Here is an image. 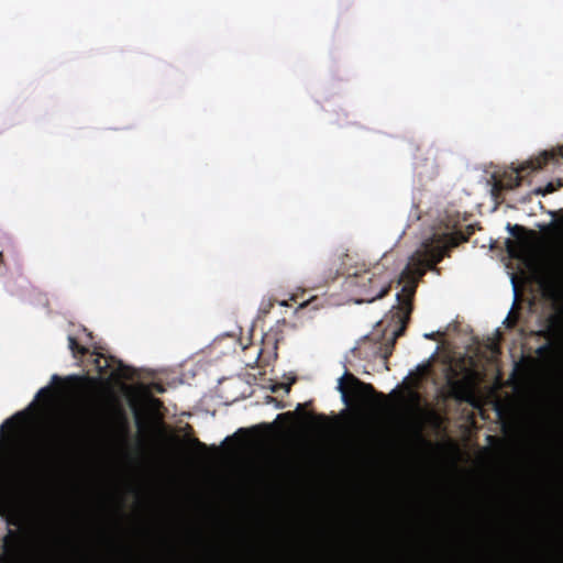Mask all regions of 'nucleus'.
<instances>
[{
  "instance_id": "1",
  "label": "nucleus",
  "mask_w": 563,
  "mask_h": 563,
  "mask_svg": "<svg viewBox=\"0 0 563 563\" xmlns=\"http://www.w3.org/2000/svg\"><path fill=\"white\" fill-rule=\"evenodd\" d=\"M457 244L459 240L453 233L433 234L432 238L423 241L421 247L410 256L398 279V284H402V288L396 295L397 305L389 311L390 323H394L396 328L391 331V336L387 342L379 347L385 361L393 354L396 340L404 335L407 329L420 279L428 269H432Z\"/></svg>"
},
{
  "instance_id": "2",
  "label": "nucleus",
  "mask_w": 563,
  "mask_h": 563,
  "mask_svg": "<svg viewBox=\"0 0 563 563\" xmlns=\"http://www.w3.org/2000/svg\"><path fill=\"white\" fill-rule=\"evenodd\" d=\"M355 302H373L388 295L391 288V274L380 264L371 269L354 274L349 279Z\"/></svg>"
},
{
  "instance_id": "3",
  "label": "nucleus",
  "mask_w": 563,
  "mask_h": 563,
  "mask_svg": "<svg viewBox=\"0 0 563 563\" xmlns=\"http://www.w3.org/2000/svg\"><path fill=\"white\" fill-rule=\"evenodd\" d=\"M561 159H563V150L543 151L518 167L505 172L501 178L495 183L494 188L498 190H512L521 185L525 173L530 174L541 170L550 164L558 165Z\"/></svg>"
},
{
  "instance_id": "4",
  "label": "nucleus",
  "mask_w": 563,
  "mask_h": 563,
  "mask_svg": "<svg viewBox=\"0 0 563 563\" xmlns=\"http://www.w3.org/2000/svg\"><path fill=\"white\" fill-rule=\"evenodd\" d=\"M93 363L99 374V377L85 378L93 386L103 383L102 377L109 374V369L112 367V363H117L118 366L117 368L110 372L107 383H109L110 380L117 382L122 378L132 379L135 374V371L132 367L124 365L121 361H117L112 356L104 357L102 354H97V357L93 360Z\"/></svg>"
},
{
  "instance_id": "5",
  "label": "nucleus",
  "mask_w": 563,
  "mask_h": 563,
  "mask_svg": "<svg viewBox=\"0 0 563 563\" xmlns=\"http://www.w3.org/2000/svg\"><path fill=\"white\" fill-rule=\"evenodd\" d=\"M338 390L345 405L351 404L352 397L360 402H365L376 394L372 384L364 383L350 373L340 378Z\"/></svg>"
},
{
  "instance_id": "6",
  "label": "nucleus",
  "mask_w": 563,
  "mask_h": 563,
  "mask_svg": "<svg viewBox=\"0 0 563 563\" xmlns=\"http://www.w3.org/2000/svg\"><path fill=\"white\" fill-rule=\"evenodd\" d=\"M507 230L516 238V241L510 239L506 241V251L509 257L522 260L530 252L537 233L522 225H511L510 223L507 224Z\"/></svg>"
},
{
  "instance_id": "7",
  "label": "nucleus",
  "mask_w": 563,
  "mask_h": 563,
  "mask_svg": "<svg viewBox=\"0 0 563 563\" xmlns=\"http://www.w3.org/2000/svg\"><path fill=\"white\" fill-rule=\"evenodd\" d=\"M448 387L451 397L455 400L460 402H473L475 382L470 375L462 378H455L453 376L448 377Z\"/></svg>"
},
{
  "instance_id": "8",
  "label": "nucleus",
  "mask_w": 563,
  "mask_h": 563,
  "mask_svg": "<svg viewBox=\"0 0 563 563\" xmlns=\"http://www.w3.org/2000/svg\"><path fill=\"white\" fill-rule=\"evenodd\" d=\"M68 440H69V438L65 433H56V434H54V437H52L48 440V442H47V444L45 446L46 452L51 456H59L67 449Z\"/></svg>"
},
{
  "instance_id": "9",
  "label": "nucleus",
  "mask_w": 563,
  "mask_h": 563,
  "mask_svg": "<svg viewBox=\"0 0 563 563\" xmlns=\"http://www.w3.org/2000/svg\"><path fill=\"white\" fill-rule=\"evenodd\" d=\"M0 516L5 518L7 523L9 526L18 527L20 525V520L18 516L13 512L10 501L4 498H0Z\"/></svg>"
},
{
  "instance_id": "10",
  "label": "nucleus",
  "mask_w": 563,
  "mask_h": 563,
  "mask_svg": "<svg viewBox=\"0 0 563 563\" xmlns=\"http://www.w3.org/2000/svg\"><path fill=\"white\" fill-rule=\"evenodd\" d=\"M547 284L551 288H558L563 284V268L555 267L551 269L545 279Z\"/></svg>"
},
{
  "instance_id": "11",
  "label": "nucleus",
  "mask_w": 563,
  "mask_h": 563,
  "mask_svg": "<svg viewBox=\"0 0 563 563\" xmlns=\"http://www.w3.org/2000/svg\"><path fill=\"white\" fill-rule=\"evenodd\" d=\"M26 413L25 411L16 412L11 418L7 419L0 427V431L3 432L5 428L15 429L16 422H21L25 419Z\"/></svg>"
},
{
  "instance_id": "12",
  "label": "nucleus",
  "mask_w": 563,
  "mask_h": 563,
  "mask_svg": "<svg viewBox=\"0 0 563 563\" xmlns=\"http://www.w3.org/2000/svg\"><path fill=\"white\" fill-rule=\"evenodd\" d=\"M68 346L74 356H77V354L84 356L89 352V350L86 346L80 345L74 336H68Z\"/></svg>"
},
{
  "instance_id": "13",
  "label": "nucleus",
  "mask_w": 563,
  "mask_h": 563,
  "mask_svg": "<svg viewBox=\"0 0 563 563\" xmlns=\"http://www.w3.org/2000/svg\"><path fill=\"white\" fill-rule=\"evenodd\" d=\"M186 442L199 454H205L207 452V445L198 438L188 435Z\"/></svg>"
},
{
  "instance_id": "14",
  "label": "nucleus",
  "mask_w": 563,
  "mask_h": 563,
  "mask_svg": "<svg viewBox=\"0 0 563 563\" xmlns=\"http://www.w3.org/2000/svg\"><path fill=\"white\" fill-rule=\"evenodd\" d=\"M53 396V389L51 386L41 388L36 394V399H51Z\"/></svg>"
},
{
  "instance_id": "15",
  "label": "nucleus",
  "mask_w": 563,
  "mask_h": 563,
  "mask_svg": "<svg viewBox=\"0 0 563 563\" xmlns=\"http://www.w3.org/2000/svg\"><path fill=\"white\" fill-rule=\"evenodd\" d=\"M555 190L556 187L552 183H549L545 187L536 189L534 192L537 195L547 196L549 194L554 192Z\"/></svg>"
},
{
  "instance_id": "16",
  "label": "nucleus",
  "mask_w": 563,
  "mask_h": 563,
  "mask_svg": "<svg viewBox=\"0 0 563 563\" xmlns=\"http://www.w3.org/2000/svg\"><path fill=\"white\" fill-rule=\"evenodd\" d=\"M4 464H5V452H4V448L1 446L0 448V475L3 472Z\"/></svg>"
},
{
  "instance_id": "17",
  "label": "nucleus",
  "mask_w": 563,
  "mask_h": 563,
  "mask_svg": "<svg viewBox=\"0 0 563 563\" xmlns=\"http://www.w3.org/2000/svg\"><path fill=\"white\" fill-rule=\"evenodd\" d=\"M134 415H135L136 426L139 429H141L143 427V421L141 419V416H140V412L137 409L134 410Z\"/></svg>"
},
{
  "instance_id": "18",
  "label": "nucleus",
  "mask_w": 563,
  "mask_h": 563,
  "mask_svg": "<svg viewBox=\"0 0 563 563\" xmlns=\"http://www.w3.org/2000/svg\"><path fill=\"white\" fill-rule=\"evenodd\" d=\"M152 387L156 393L163 394L165 391V388L162 384L154 383Z\"/></svg>"
},
{
  "instance_id": "19",
  "label": "nucleus",
  "mask_w": 563,
  "mask_h": 563,
  "mask_svg": "<svg viewBox=\"0 0 563 563\" xmlns=\"http://www.w3.org/2000/svg\"><path fill=\"white\" fill-rule=\"evenodd\" d=\"M505 322L507 323V327H509V328H512V327H515V324H516V320L510 319V317H508V318L505 320Z\"/></svg>"
},
{
  "instance_id": "20",
  "label": "nucleus",
  "mask_w": 563,
  "mask_h": 563,
  "mask_svg": "<svg viewBox=\"0 0 563 563\" xmlns=\"http://www.w3.org/2000/svg\"><path fill=\"white\" fill-rule=\"evenodd\" d=\"M52 382L55 384H59V383H62V378L55 374L52 376Z\"/></svg>"
},
{
  "instance_id": "21",
  "label": "nucleus",
  "mask_w": 563,
  "mask_h": 563,
  "mask_svg": "<svg viewBox=\"0 0 563 563\" xmlns=\"http://www.w3.org/2000/svg\"><path fill=\"white\" fill-rule=\"evenodd\" d=\"M66 379H67V380H69V382H78V380H80L81 378H80L79 376H75V375H74V376H68Z\"/></svg>"
},
{
  "instance_id": "22",
  "label": "nucleus",
  "mask_w": 563,
  "mask_h": 563,
  "mask_svg": "<svg viewBox=\"0 0 563 563\" xmlns=\"http://www.w3.org/2000/svg\"><path fill=\"white\" fill-rule=\"evenodd\" d=\"M424 338L433 340L435 338L434 333L424 334Z\"/></svg>"
},
{
  "instance_id": "23",
  "label": "nucleus",
  "mask_w": 563,
  "mask_h": 563,
  "mask_svg": "<svg viewBox=\"0 0 563 563\" xmlns=\"http://www.w3.org/2000/svg\"><path fill=\"white\" fill-rule=\"evenodd\" d=\"M316 418H318L321 421H325V416L324 415L316 416Z\"/></svg>"
},
{
  "instance_id": "24",
  "label": "nucleus",
  "mask_w": 563,
  "mask_h": 563,
  "mask_svg": "<svg viewBox=\"0 0 563 563\" xmlns=\"http://www.w3.org/2000/svg\"><path fill=\"white\" fill-rule=\"evenodd\" d=\"M302 409H303V406H302L301 404H298V406H297V409H296V410H297V411H302Z\"/></svg>"
},
{
  "instance_id": "25",
  "label": "nucleus",
  "mask_w": 563,
  "mask_h": 563,
  "mask_svg": "<svg viewBox=\"0 0 563 563\" xmlns=\"http://www.w3.org/2000/svg\"><path fill=\"white\" fill-rule=\"evenodd\" d=\"M186 429H188L189 431H192V427L190 424H187Z\"/></svg>"
},
{
  "instance_id": "26",
  "label": "nucleus",
  "mask_w": 563,
  "mask_h": 563,
  "mask_svg": "<svg viewBox=\"0 0 563 563\" xmlns=\"http://www.w3.org/2000/svg\"><path fill=\"white\" fill-rule=\"evenodd\" d=\"M292 415H294L292 412H286V413H284V416H289V417H290V416H292Z\"/></svg>"
},
{
  "instance_id": "27",
  "label": "nucleus",
  "mask_w": 563,
  "mask_h": 563,
  "mask_svg": "<svg viewBox=\"0 0 563 563\" xmlns=\"http://www.w3.org/2000/svg\"><path fill=\"white\" fill-rule=\"evenodd\" d=\"M305 415H306V416H308V417H311V418H313V417H314V416H313V415H311V413H305Z\"/></svg>"
},
{
  "instance_id": "28",
  "label": "nucleus",
  "mask_w": 563,
  "mask_h": 563,
  "mask_svg": "<svg viewBox=\"0 0 563 563\" xmlns=\"http://www.w3.org/2000/svg\"><path fill=\"white\" fill-rule=\"evenodd\" d=\"M2 258H3V255H2V253L0 252V261H2Z\"/></svg>"
}]
</instances>
